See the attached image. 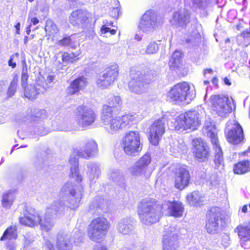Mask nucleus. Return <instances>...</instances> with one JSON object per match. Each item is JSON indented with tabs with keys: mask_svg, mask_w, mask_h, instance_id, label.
Masks as SVG:
<instances>
[{
	"mask_svg": "<svg viewBox=\"0 0 250 250\" xmlns=\"http://www.w3.org/2000/svg\"><path fill=\"white\" fill-rule=\"evenodd\" d=\"M50 209V207L46 208L43 220L39 213L34 208L27 207L24 216L19 218V222L22 226L31 228L39 225L42 230L49 231L54 226L51 218L48 216L49 212H47V210Z\"/></svg>",
	"mask_w": 250,
	"mask_h": 250,
	"instance_id": "obj_1",
	"label": "nucleus"
},
{
	"mask_svg": "<svg viewBox=\"0 0 250 250\" xmlns=\"http://www.w3.org/2000/svg\"><path fill=\"white\" fill-rule=\"evenodd\" d=\"M110 226V222L104 217L99 216L93 218L88 227V237L92 241L100 243L106 236Z\"/></svg>",
	"mask_w": 250,
	"mask_h": 250,
	"instance_id": "obj_2",
	"label": "nucleus"
},
{
	"mask_svg": "<svg viewBox=\"0 0 250 250\" xmlns=\"http://www.w3.org/2000/svg\"><path fill=\"white\" fill-rule=\"evenodd\" d=\"M162 207L158 201L153 198H146L142 199L137 207L139 217L145 219L148 222L153 224L159 220V217L156 213V209Z\"/></svg>",
	"mask_w": 250,
	"mask_h": 250,
	"instance_id": "obj_3",
	"label": "nucleus"
},
{
	"mask_svg": "<svg viewBox=\"0 0 250 250\" xmlns=\"http://www.w3.org/2000/svg\"><path fill=\"white\" fill-rule=\"evenodd\" d=\"M121 145L124 152L127 155L134 156L140 153L143 148L141 143L140 134L136 130H130L125 132L123 137Z\"/></svg>",
	"mask_w": 250,
	"mask_h": 250,
	"instance_id": "obj_4",
	"label": "nucleus"
},
{
	"mask_svg": "<svg viewBox=\"0 0 250 250\" xmlns=\"http://www.w3.org/2000/svg\"><path fill=\"white\" fill-rule=\"evenodd\" d=\"M201 124V117L198 112L196 110H189L176 118L174 128L176 130H195L199 127Z\"/></svg>",
	"mask_w": 250,
	"mask_h": 250,
	"instance_id": "obj_5",
	"label": "nucleus"
},
{
	"mask_svg": "<svg viewBox=\"0 0 250 250\" xmlns=\"http://www.w3.org/2000/svg\"><path fill=\"white\" fill-rule=\"evenodd\" d=\"M211 112L221 117H226L232 111L231 102L229 96L224 94L213 95L208 104Z\"/></svg>",
	"mask_w": 250,
	"mask_h": 250,
	"instance_id": "obj_6",
	"label": "nucleus"
},
{
	"mask_svg": "<svg viewBox=\"0 0 250 250\" xmlns=\"http://www.w3.org/2000/svg\"><path fill=\"white\" fill-rule=\"evenodd\" d=\"M225 217L221 209L217 207L210 208L206 215L205 229L209 234H215L220 226L225 224Z\"/></svg>",
	"mask_w": 250,
	"mask_h": 250,
	"instance_id": "obj_7",
	"label": "nucleus"
},
{
	"mask_svg": "<svg viewBox=\"0 0 250 250\" xmlns=\"http://www.w3.org/2000/svg\"><path fill=\"white\" fill-rule=\"evenodd\" d=\"M174 187L179 190L188 187L191 182V176L188 167L185 165L177 166L173 171Z\"/></svg>",
	"mask_w": 250,
	"mask_h": 250,
	"instance_id": "obj_8",
	"label": "nucleus"
},
{
	"mask_svg": "<svg viewBox=\"0 0 250 250\" xmlns=\"http://www.w3.org/2000/svg\"><path fill=\"white\" fill-rule=\"evenodd\" d=\"M167 121L164 117L154 120L149 126L147 138L150 144L157 146L166 132Z\"/></svg>",
	"mask_w": 250,
	"mask_h": 250,
	"instance_id": "obj_9",
	"label": "nucleus"
},
{
	"mask_svg": "<svg viewBox=\"0 0 250 250\" xmlns=\"http://www.w3.org/2000/svg\"><path fill=\"white\" fill-rule=\"evenodd\" d=\"M119 74V68L118 64H112L106 67L99 76L96 83L99 87L105 89L117 80Z\"/></svg>",
	"mask_w": 250,
	"mask_h": 250,
	"instance_id": "obj_10",
	"label": "nucleus"
},
{
	"mask_svg": "<svg viewBox=\"0 0 250 250\" xmlns=\"http://www.w3.org/2000/svg\"><path fill=\"white\" fill-rule=\"evenodd\" d=\"M179 234V229L175 226L165 228L162 240L163 250H178Z\"/></svg>",
	"mask_w": 250,
	"mask_h": 250,
	"instance_id": "obj_11",
	"label": "nucleus"
},
{
	"mask_svg": "<svg viewBox=\"0 0 250 250\" xmlns=\"http://www.w3.org/2000/svg\"><path fill=\"white\" fill-rule=\"evenodd\" d=\"M190 86L186 82L178 83L172 86L167 94L169 101L175 103H181L186 101L189 94Z\"/></svg>",
	"mask_w": 250,
	"mask_h": 250,
	"instance_id": "obj_12",
	"label": "nucleus"
},
{
	"mask_svg": "<svg viewBox=\"0 0 250 250\" xmlns=\"http://www.w3.org/2000/svg\"><path fill=\"white\" fill-rule=\"evenodd\" d=\"M75 115L78 124L82 127L91 125L95 122L97 117L92 109L84 104L76 107Z\"/></svg>",
	"mask_w": 250,
	"mask_h": 250,
	"instance_id": "obj_13",
	"label": "nucleus"
},
{
	"mask_svg": "<svg viewBox=\"0 0 250 250\" xmlns=\"http://www.w3.org/2000/svg\"><path fill=\"white\" fill-rule=\"evenodd\" d=\"M113 114H107L105 117L104 114H102V120L104 125H107L109 130L112 133L116 132L123 128L129 125L130 118L128 115L121 116H113Z\"/></svg>",
	"mask_w": 250,
	"mask_h": 250,
	"instance_id": "obj_14",
	"label": "nucleus"
},
{
	"mask_svg": "<svg viewBox=\"0 0 250 250\" xmlns=\"http://www.w3.org/2000/svg\"><path fill=\"white\" fill-rule=\"evenodd\" d=\"M191 149L195 159L199 162H206L211 156L209 146L200 139L193 140Z\"/></svg>",
	"mask_w": 250,
	"mask_h": 250,
	"instance_id": "obj_15",
	"label": "nucleus"
},
{
	"mask_svg": "<svg viewBox=\"0 0 250 250\" xmlns=\"http://www.w3.org/2000/svg\"><path fill=\"white\" fill-rule=\"evenodd\" d=\"M154 17H156V14L153 10L150 9L146 11L139 22V29L145 32L154 30L158 24L157 20H153Z\"/></svg>",
	"mask_w": 250,
	"mask_h": 250,
	"instance_id": "obj_16",
	"label": "nucleus"
},
{
	"mask_svg": "<svg viewBox=\"0 0 250 250\" xmlns=\"http://www.w3.org/2000/svg\"><path fill=\"white\" fill-rule=\"evenodd\" d=\"M233 125L232 128L226 133V138L230 144L238 145L243 142L244 132L241 126L237 122H235Z\"/></svg>",
	"mask_w": 250,
	"mask_h": 250,
	"instance_id": "obj_17",
	"label": "nucleus"
},
{
	"mask_svg": "<svg viewBox=\"0 0 250 250\" xmlns=\"http://www.w3.org/2000/svg\"><path fill=\"white\" fill-rule=\"evenodd\" d=\"M91 16L87 10L79 9L71 12L69 17V21L73 26L78 25L79 23L85 24L89 22Z\"/></svg>",
	"mask_w": 250,
	"mask_h": 250,
	"instance_id": "obj_18",
	"label": "nucleus"
},
{
	"mask_svg": "<svg viewBox=\"0 0 250 250\" xmlns=\"http://www.w3.org/2000/svg\"><path fill=\"white\" fill-rule=\"evenodd\" d=\"M150 162V155L146 153L136 162L135 166L132 168L131 174L133 176H145L147 167Z\"/></svg>",
	"mask_w": 250,
	"mask_h": 250,
	"instance_id": "obj_19",
	"label": "nucleus"
},
{
	"mask_svg": "<svg viewBox=\"0 0 250 250\" xmlns=\"http://www.w3.org/2000/svg\"><path fill=\"white\" fill-rule=\"evenodd\" d=\"M88 84L87 79L83 76L73 80L67 88L68 96L78 94L81 90H84Z\"/></svg>",
	"mask_w": 250,
	"mask_h": 250,
	"instance_id": "obj_20",
	"label": "nucleus"
},
{
	"mask_svg": "<svg viewBox=\"0 0 250 250\" xmlns=\"http://www.w3.org/2000/svg\"><path fill=\"white\" fill-rule=\"evenodd\" d=\"M122 104V101L120 96H111L108 98L107 104L103 106L102 114H104V117H106L107 114H113L121 108Z\"/></svg>",
	"mask_w": 250,
	"mask_h": 250,
	"instance_id": "obj_21",
	"label": "nucleus"
},
{
	"mask_svg": "<svg viewBox=\"0 0 250 250\" xmlns=\"http://www.w3.org/2000/svg\"><path fill=\"white\" fill-rule=\"evenodd\" d=\"M98 152V144L95 141L90 140L84 144L83 149L77 152V155L79 157L88 159L95 156Z\"/></svg>",
	"mask_w": 250,
	"mask_h": 250,
	"instance_id": "obj_22",
	"label": "nucleus"
},
{
	"mask_svg": "<svg viewBox=\"0 0 250 250\" xmlns=\"http://www.w3.org/2000/svg\"><path fill=\"white\" fill-rule=\"evenodd\" d=\"M234 231L237 233L242 245L250 241V222L239 224Z\"/></svg>",
	"mask_w": 250,
	"mask_h": 250,
	"instance_id": "obj_23",
	"label": "nucleus"
},
{
	"mask_svg": "<svg viewBox=\"0 0 250 250\" xmlns=\"http://www.w3.org/2000/svg\"><path fill=\"white\" fill-rule=\"evenodd\" d=\"M183 53L179 51L175 50L168 61V66L172 70H175L180 68L183 65Z\"/></svg>",
	"mask_w": 250,
	"mask_h": 250,
	"instance_id": "obj_24",
	"label": "nucleus"
},
{
	"mask_svg": "<svg viewBox=\"0 0 250 250\" xmlns=\"http://www.w3.org/2000/svg\"><path fill=\"white\" fill-rule=\"evenodd\" d=\"M69 240L65 236L62 234H58L56 238V247L58 250H67L66 248L68 247ZM46 248L48 250H55L54 245L49 241L46 242Z\"/></svg>",
	"mask_w": 250,
	"mask_h": 250,
	"instance_id": "obj_25",
	"label": "nucleus"
},
{
	"mask_svg": "<svg viewBox=\"0 0 250 250\" xmlns=\"http://www.w3.org/2000/svg\"><path fill=\"white\" fill-rule=\"evenodd\" d=\"M167 209L169 216L177 218L183 215L185 208L181 202L173 201L169 202Z\"/></svg>",
	"mask_w": 250,
	"mask_h": 250,
	"instance_id": "obj_26",
	"label": "nucleus"
},
{
	"mask_svg": "<svg viewBox=\"0 0 250 250\" xmlns=\"http://www.w3.org/2000/svg\"><path fill=\"white\" fill-rule=\"evenodd\" d=\"M250 171V161L241 160L235 163L233 167V172L235 174L242 175Z\"/></svg>",
	"mask_w": 250,
	"mask_h": 250,
	"instance_id": "obj_27",
	"label": "nucleus"
},
{
	"mask_svg": "<svg viewBox=\"0 0 250 250\" xmlns=\"http://www.w3.org/2000/svg\"><path fill=\"white\" fill-rule=\"evenodd\" d=\"M188 203L191 206L200 207L203 205V196L198 191H193L186 196Z\"/></svg>",
	"mask_w": 250,
	"mask_h": 250,
	"instance_id": "obj_28",
	"label": "nucleus"
},
{
	"mask_svg": "<svg viewBox=\"0 0 250 250\" xmlns=\"http://www.w3.org/2000/svg\"><path fill=\"white\" fill-rule=\"evenodd\" d=\"M80 59V51L64 52L62 55V60L66 63H74Z\"/></svg>",
	"mask_w": 250,
	"mask_h": 250,
	"instance_id": "obj_29",
	"label": "nucleus"
},
{
	"mask_svg": "<svg viewBox=\"0 0 250 250\" xmlns=\"http://www.w3.org/2000/svg\"><path fill=\"white\" fill-rule=\"evenodd\" d=\"M146 76L147 75L146 74H141L137 78L132 79L129 83L131 84V85H134L135 86H137L139 88L148 84L150 83V80H148L146 78Z\"/></svg>",
	"mask_w": 250,
	"mask_h": 250,
	"instance_id": "obj_30",
	"label": "nucleus"
},
{
	"mask_svg": "<svg viewBox=\"0 0 250 250\" xmlns=\"http://www.w3.org/2000/svg\"><path fill=\"white\" fill-rule=\"evenodd\" d=\"M17 230L15 226H11L8 227L4 231L1 240L3 239H16L17 238Z\"/></svg>",
	"mask_w": 250,
	"mask_h": 250,
	"instance_id": "obj_31",
	"label": "nucleus"
},
{
	"mask_svg": "<svg viewBox=\"0 0 250 250\" xmlns=\"http://www.w3.org/2000/svg\"><path fill=\"white\" fill-rule=\"evenodd\" d=\"M39 92L34 85H30L29 86L23 88V94L24 97L33 100L37 98Z\"/></svg>",
	"mask_w": 250,
	"mask_h": 250,
	"instance_id": "obj_32",
	"label": "nucleus"
},
{
	"mask_svg": "<svg viewBox=\"0 0 250 250\" xmlns=\"http://www.w3.org/2000/svg\"><path fill=\"white\" fill-rule=\"evenodd\" d=\"M117 27L113 25V22L110 21L106 22L105 24L102 26L100 31L102 34H105L108 32L111 35H114L117 33Z\"/></svg>",
	"mask_w": 250,
	"mask_h": 250,
	"instance_id": "obj_33",
	"label": "nucleus"
},
{
	"mask_svg": "<svg viewBox=\"0 0 250 250\" xmlns=\"http://www.w3.org/2000/svg\"><path fill=\"white\" fill-rule=\"evenodd\" d=\"M214 163L217 167L221 166H224L223 153L221 147H218L214 149Z\"/></svg>",
	"mask_w": 250,
	"mask_h": 250,
	"instance_id": "obj_34",
	"label": "nucleus"
},
{
	"mask_svg": "<svg viewBox=\"0 0 250 250\" xmlns=\"http://www.w3.org/2000/svg\"><path fill=\"white\" fill-rule=\"evenodd\" d=\"M14 199L15 196L13 193L9 192L4 194L2 200V207L6 209L10 208Z\"/></svg>",
	"mask_w": 250,
	"mask_h": 250,
	"instance_id": "obj_35",
	"label": "nucleus"
},
{
	"mask_svg": "<svg viewBox=\"0 0 250 250\" xmlns=\"http://www.w3.org/2000/svg\"><path fill=\"white\" fill-rule=\"evenodd\" d=\"M18 79L19 78L17 75L14 76L7 90V94L8 97H12L16 92L18 83Z\"/></svg>",
	"mask_w": 250,
	"mask_h": 250,
	"instance_id": "obj_36",
	"label": "nucleus"
},
{
	"mask_svg": "<svg viewBox=\"0 0 250 250\" xmlns=\"http://www.w3.org/2000/svg\"><path fill=\"white\" fill-rule=\"evenodd\" d=\"M240 38V45L247 47L250 44V32H243L241 34Z\"/></svg>",
	"mask_w": 250,
	"mask_h": 250,
	"instance_id": "obj_37",
	"label": "nucleus"
},
{
	"mask_svg": "<svg viewBox=\"0 0 250 250\" xmlns=\"http://www.w3.org/2000/svg\"><path fill=\"white\" fill-rule=\"evenodd\" d=\"M58 44L62 46H67L72 44V40L70 36H64L60 40Z\"/></svg>",
	"mask_w": 250,
	"mask_h": 250,
	"instance_id": "obj_38",
	"label": "nucleus"
},
{
	"mask_svg": "<svg viewBox=\"0 0 250 250\" xmlns=\"http://www.w3.org/2000/svg\"><path fill=\"white\" fill-rule=\"evenodd\" d=\"M70 175L72 177H76V181L78 182H81L82 181V177L79 173V168L78 166L73 169H71Z\"/></svg>",
	"mask_w": 250,
	"mask_h": 250,
	"instance_id": "obj_39",
	"label": "nucleus"
},
{
	"mask_svg": "<svg viewBox=\"0 0 250 250\" xmlns=\"http://www.w3.org/2000/svg\"><path fill=\"white\" fill-rule=\"evenodd\" d=\"M19 58V54L18 53H16L13 54L9 60L8 61V65L12 68H14L16 66V60L18 59Z\"/></svg>",
	"mask_w": 250,
	"mask_h": 250,
	"instance_id": "obj_40",
	"label": "nucleus"
},
{
	"mask_svg": "<svg viewBox=\"0 0 250 250\" xmlns=\"http://www.w3.org/2000/svg\"><path fill=\"white\" fill-rule=\"evenodd\" d=\"M157 45L155 42L150 43L146 48V52L148 54H153L157 50Z\"/></svg>",
	"mask_w": 250,
	"mask_h": 250,
	"instance_id": "obj_41",
	"label": "nucleus"
},
{
	"mask_svg": "<svg viewBox=\"0 0 250 250\" xmlns=\"http://www.w3.org/2000/svg\"><path fill=\"white\" fill-rule=\"evenodd\" d=\"M190 20V14H186L184 15H182L181 14H179L178 21L179 22H182L184 24H187L189 22Z\"/></svg>",
	"mask_w": 250,
	"mask_h": 250,
	"instance_id": "obj_42",
	"label": "nucleus"
},
{
	"mask_svg": "<svg viewBox=\"0 0 250 250\" xmlns=\"http://www.w3.org/2000/svg\"><path fill=\"white\" fill-rule=\"evenodd\" d=\"M210 141L212 145L213 146V148H217L218 147H220L219 145V142L218 140V138L217 135L213 133H211L210 134Z\"/></svg>",
	"mask_w": 250,
	"mask_h": 250,
	"instance_id": "obj_43",
	"label": "nucleus"
},
{
	"mask_svg": "<svg viewBox=\"0 0 250 250\" xmlns=\"http://www.w3.org/2000/svg\"><path fill=\"white\" fill-rule=\"evenodd\" d=\"M28 77L29 76L28 74H21V84L23 88L30 85L28 84Z\"/></svg>",
	"mask_w": 250,
	"mask_h": 250,
	"instance_id": "obj_44",
	"label": "nucleus"
},
{
	"mask_svg": "<svg viewBox=\"0 0 250 250\" xmlns=\"http://www.w3.org/2000/svg\"><path fill=\"white\" fill-rule=\"evenodd\" d=\"M46 116V111L44 109L37 110L33 116L34 118H43Z\"/></svg>",
	"mask_w": 250,
	"mask_h": 250,
	"instance_id": "obj_45",
	"label": "nucleus"
},
{
	"mask_svg": "<svg viewBox=\"0 0 250 250\" xmlns=\"http://www.w3.org/2000/svg\"><path fill=\"white\" fill-rule=\"evenodd\" d=\"M22 70L21 74H28L27 65L25 60L22 62Z\"/></svg>",
	"mask_w": 250,
	"mask_h": 250,
	"instance_id": "obj_46",
	"label": "nucleus"
},
{
	"mask_svg": "<svg viewBox=\"0 0 250 250\" xmlns=\"http://www.w3.org/2000/svg\"><path fill=\"white\" fill-rule=\"evenodd\" d=\"M28 21H30L31 23L33 25H36L39 22V20L36 17H31L30 16L28 17Z\"/></svg>",
	"mask_w": 250,
	"mask_h": 250,
	"instance_id": "obj_47",
	"label": "nucleus"
},
{
	"mask_svg": "<svg viewBox=\"0 0 250 250\" xmlns=\"http://www.w3.org/2000/svg\"><path fill=\"white\" fill-rule=\"evenodd\" d=\"M250 153V146L248 147L246 151L241 152L238 153V155L240 157H243V156H248V153Z\"/></svg>",
	"mask_w": 250,
	"mask_h": 250,
	"instance_id": "obj_48",
	"label": "nucleus"
},
{
	"mask_svg": "<svg viewBox=\"0 0 250 250\" xmlns=\"http://www.w3.org/2000/svg\"><path fill=\"white\" fill-rule=\"evenodd\" d=\"M20 26H21V24L20 22L17 23L16 24V25H15V27L16 29V33L17 34H19L20 33Z\"/></svg>",
	"mask_w": 250,
	"mask_h": 250,
	"instance_id": "obj_49",
	"label": "nucleus"
},
{
	"mask_svg": "<svg viewBox=\"0 0 250 250\" xmlns=\"http://www.w3.org/2000/svg\"><path fill=\"white\" fill-rule=\"evenodd\" d=\"M211 82L212 83L215 85H217L218 84V78L216 77H213L212 79H211Z\"/></svg>",
	"mask_w": 250,
	"mask_h": 250,
	"instance_id": "obj_50",
	"label": "nucleus"
},
{
	"mask_svg": "<svg viewBox=\"0 0 250 250\" xmlns=\"http://www.w3.org/2000/svg\"><path fill=\"white\" fill-rule=\"evenodd\" d=\"M31 24H29L26 28V33L28 35L31 32Z\"/></svg>",
	"mask_w": 250,
	"mask_h": 250,
	"instance_id": "obj_51",
	"label": "nucleus"
},
{
	"mask_svg": "<svg viewBox=\"0 0 250 250\" xmlns=\"http://www.w3.org/2000/svg\"><path fill=\"white\" fill-rule=\"evenodd\" d=\"M224 81L225 83L228 85H230L231 84V83L230 82L229 79L227 77H225L224 79Z\"/></svg>",
	"mask_w": 250,
	"mask_h": 250,
	"instance_id": "obj_52",
	"label": "nucleus"
},
{
	"mask_svg": "<svg viewBox=\"0 0 250 250\" xmlns=\"http://www.w3.org/2000/svg\"><path fill=\"white\" fill-rule=\"evenodd\" d=\"M70 194L73 197H75L76 194V190L75 189H72L70 190Z\"/></svg>",
	"mask_w": 250,
	"mask_h": 250,
	"instance_id": "obj_53",
	"label": "nucleus"
},
{
	"mask_svg": "<svg viewBox=\"0 0 250 250\" xmlns=\"http://www.w3.org/2000/svg\"><path fill=\"white\" fill-rule=\"evenodd\" d=\"M247 210H248L247 205H245L243 206L242 208V211L244 213H246V212H247Z\"/></svg>",
	"mask_w": 250,
	"mask_h": 250,
	"instance_id": "obj_54",
	"label": "nucleus"
},
{
	"mask_svg": "<svg viewBox=\"0 0 250 250\" xmlns=\"http://www.w3.org/2000/svg\"><path fill=\"white\" fill-rule=\"evenodd\" d=\"M212 70L210 68H208L205 70V73H212Z\"/></svg>",
	"mask_w": 250,
	"mask_h": 250,
	"instance_id": "obj_55",
	"label": "nucleus"
},
{
	"mask_svg": "<svg viewBox=\"0 0 250 250\" xmlns=\"http://www.w3.org/2000/svg\"><path fill=\"white\" fill-rule=\"evenodd\" d=\"M81 198V197H80V198H76V200H77V201H76V202H77V203H78V205H77V206H78V204L79 203V202H80V201Z\"/></svg>",
	"mask_w": 250,
	"mask_h": 250,
	"instance_id": "obj_56",
	"label": "nucleus"
},
{
	"mask_svg": "<svg viewBox=\"0 0 250 250\" xmlns=\"http://www.w3.org/2000/svg\"><path fill=\"white\" fill-rule=\"evenodd\" d=\"M209 83V82L208 81H204V83L206 84H208Z\"/></svg>",
	"mask_w": 250,
	"mask_h": 250,
	"instance_id": "obj_57",
	"label": "nucleus"
},
{
	"mask_svg": "<svg viewBox=\"0 0 250 250\" xmlns=\"http://www.w3.org/2000/svg\"><path fill=\"white\" fill-rule=\"evenodd\" d=\"M47 25H46L45 26V30L46 31H47Z\"/></svg>",
	"mask_w": 250,
	"mask_h": 250,
	"instance_id": "obj_58",
	"label": "nucleus"
},
{
	"mask_svg": "<svg viewBox=\"0 0 250 250\" xmlns=\"http://www.w3.org/2000/svg\"><path fill=\"white\" fill-rule=\"evenodd\" d=\"M29 2H32L33 1H34L35 0H28Z\"/></svg>",
	"mask_w": 250,
	"mask_h": 250,
	"instance_id": "obj_59",
	"label": "nucleus"
},
{
	"mask_svg": "<svg viewBox=\"0 0 250 250\" xmlns=\"http://www.w3.org/2000/svg\"><path fill=\"white\" fill-rule=\"evenodd\" d=\"M13 149H12L11 151V153L13 151Z\"/></svg>",
	"mask_w": 250,
	"mask_h": 250,
	"instance_id": "obj_60",
	"label": "nucleus"
}]
</instances>
